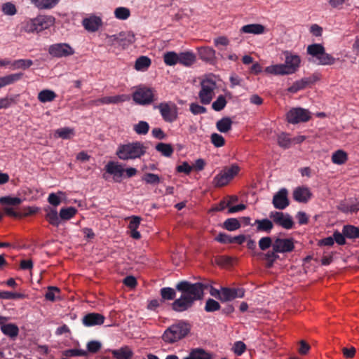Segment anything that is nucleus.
I'll return each mask as SVG.
<instances>
[{
    "instance_id": "603ef678",
    "label": "nucleus",
    "mask_w": 359,
    "mask_h": 359,
    "mask_svg": "<svg viewBox=\"0 0 359 359\" xmlns=\"http://www.w3.org/2000/svg\"><path fill=\"white\" fill-rule=\"evenodd\" d=\"M33 65V62L31 60L19 59L13 61L12 65L15 69H27Z\"/></svg>"
},
{
    "instance_id": "7ed1b4c3",
    "label": "nucleus",
    "mask_w": 359,
    "mask_h": 359,
    "mask_svg": "<svg viewBox=\"0 0 359 359\" xmlns=\"http://www.w3.org/2000/svg\"><path fill=\"white\" fill-rule=\"evenodd\" d=\"M22 199L18 197H12L11 196L0 197V204L2 205L4 213L9 217L14 218H21L36 213V210L29 207L27 212L21 213L15 210V208L22 203Z\"/></svg>"
},
{
    "instance_id": "4c0bfd02",
    "label": "nucleus",
    "mask_w": 359,
    "mask_h": 359,
    "mask_svg": "<svg viewBox=\"0 0 359 359\" xmlns=\"http://www.w3.org/2000/svg\"><path fill=\"white\" fill-rule=\"evenodd\" d=\"M77 210L74 207L63 208L60 211V221H67L75 216Z\"/></svg>"
},
{
    "instance_id": "4d7b16f0",
    "label": "nucleus",
    "mask_w": 359,
    "mask_h": 359,
    "mask_svg": "<svg viewBox=\"0 0 359 359\" xmlns=\"http://www.w3.org/2000/svg\"><path fill=\"white\" fill-rule=\"evenodd\" d=\"M63 355L66 357L87 356L88 352L85 350L72 348L64 351Z\"/></svg>"
},
{
    "instance_id": "412c9836",
    "label": "nucleus",
    "mask_w": 359,
    "mask_h": 359,
    "mask_svg": "<svg viewBox=\"0 0 359 359\" xmlns=\"http://www.w3.org/2000/svg\"><path fill=\"white\" fill-rule=\"evenodd\" d=\"M46 212L45 219L48 223L55 227L59 226L60 224V214L58 215L55 208L46 207L44 208Z\"/></svg>"
},
{
    "instance_id": "9d476101",
    "label": "nucleus",
    "mask_w": 359,
    "mask_h": 359,
    "mask_svg": "<svg viewBox=\"0 0 359 359\" xmlns=\"http://www.w3.org/2000/svg\"><path fill=\"white\" fill-rule=\"evenodd\" d=\"M133 100L140 105H148L155 100L154 90L145 86L138 87L133 93Z\"/></svg>"
},
{
    "instance_id": "f3484780",
    "label": "nucleus",
    "mask_w": 359,
    "mask_h": 359,
    "mask_svg": "<svg viewBox=\"0 0 359 359\" xmlns=\"http://www.w3.org/2000/svg\"><path fill=\"white\" fill-rule=\"evenodd\" d=\"M288 191L285 188L280 189L273 197L272 203L275 208L284 210L290 205Z\"/></svg>"
},
{
    "instance_id": "6e6d98bb",
    "label": "nucleus",
    "mask_w": 359,
    "mask_h": 359,
    "mask_svg": "<svg viewBox=\"0 0 359 359\" xmlns=\"http://www.w3.org/2000/svg\"><path fill=\"white\" fill-rule=\"evenodd\" d=\"M24 294L18 292L8 291H0V299H22Z\"/></svg>"
},
{
    "instance_id": "393cba45",
    "label": "nucleus",
    "mask_w": 359,
    "mask_h": 359,
    "mask_svg": "<svg viewBox=\"0 0 359 359\" xmlns=\"http://www.w3.org/2000/svg\"><path fill=\"white\" fill-rule=\"evenodd\" d=\"M256 225L257 232L269 233L273 228V221L269 219H256L252 226Z\"/></svg>"
},
{
    "instance_id": "f257e3e1",
    "label": "nucleus",
    "mask_w": 359,
    "mask_h": 359,
    "mask_svg": "<svg viewBox=\"0 0 359 359\" xmlns=\"http://www.w3.org/2000/svg\"><path fill=\"white\" fill-rule=\"evenodd\" d=\"M175 287L182 294L172 303V309L176 312H183L191 309L196 301L203 297L204 290L208 289V285L183 280L179 282Z\"/></svg>"
},
{
    "instance_id": "f8f14e48",
    "label": "nucleus",
    "mask_w": 359,
    "mask_h": 359,
    "mask_svg": "<svg viewBox=\"0 0 359 359\" xmlns=\"http://www.w3.org/2000/svg\"><path fill=\"white\" fill-rule=\"evenodd\" d=\"M154 109H158L163 119L168 123L175 121L177 118V106L171 102H161L158 105L154 106Z\"/></svg>"
},
{
    "instance_id": "a19ab883",
    "label": "nucleus",
    "mask_w": 359,
    "mask_h": 359,
    "mask_svg": "<svg viewBox=\"0 0 359 359\" xmlns=\"http://www.w3.org/2000/svg\"><path fill=\"white\" fill-rule=\"evenodd\" d=\"M343 234L348 238H359V227L345 225L343 227Z\"/></svg>"
},
{
    "instance_id": "f704fd0d",
    "label": "nucleus",
    "mask_w": 359,
    "mask_h": 359,
    "mask_svg": "<svg viewBox=\"0 0 359 359\" xmlns=\"http://www.w3.org/2000/svg\"><path fill=\"white\" fill-rule=\"evenodd\" d=\"M39 9H50L55 6L59 0H30Z\"/></svg>"
},
{
    "instance_id": "9b49d317",
    "label": "nucleus",
    "mask_w": 359,
    "mask_h": 359,
    "mask_svg": "<svg viewBox=\"0 0 359 359\" xmlns=\"http://www.w3.org/2000/svg\"><path fill=\"white\" fill-rule=\"evenodd\" d=\"M310 118L311 112L308 109L301 107L292 108L286 114L287 122L292 124L307 122Z\"/></svg>"
},
{
    "instance_id": "ddd939ff",
    "label": "nucleus",
    "mask_w": 359,
    "mask_h": 359,
    "mask_svg": "<svg viewBox=\"0 0 359 359\" xmlns=\"http://www.w3.org/2000/svg\"><path fill=\"white\" fill-rule=\"evenodd\" d=\"M269 217L272 219L273 223L282 226L286 229H290L294 226V222L292 217L283 212L272 211L269 213Z\"/></svg>"
},
{
    "instance_id": "774afa93",
    "label": "nucleus",
    "mask_w": 359,
    "mask_h": 359,
    "mask_svg": "<svg viewBox=\"0 0 359 359\" xmlns=\"http://www.w3.org/2000/svg\"><path fill=\"white\" fill-rule=\"evenodd\" d=\"M48 203L55 208L61 203V198L55 193H50L48 197Z\"/></svg>"
},
{
    "instance_id": "c03bdc74",
    "label": "nucleus",
    "mask_w": 359,
    "mask_h": 359,
    "mask_svg": "<svg viewBox=\"0 0 359 359\" xmlns=\"http://www.w3.org/2000/svg\"><path fill=\"white\" fill-rule=\"evenodd\" d=\"M292 143V139L285 133H282L278 136V144L283 149H288Z\"/></svg>"
},
{
    "instance_id": "72a5a7b5",
    "label": "nucleus",
    "mask_w": 359,
    "mask_h": 359,
    "mask_svg": "<svg viewBox=\"0 0 359 359\" xmlns=\"http://www.w3.org/2000/svg\"><path fill=\"white\" fill-rule=\"evenodd\" d=\"M232 121L229 117H223L216 123L217 129L221 133H227L231 129Z\"/></svg>"
},
{
    "instance_id": "69168bd1",
    "label": "nucleus",
    "mask_w": 359,
    "mask_h": 359,
    "mask_svg": "<svg viewBox=\"0 0 359 359\" xmlns=\"http://www.w3.org/2000/svg\"><path fill=\"white\" fill-rule=\"evenodd\" d=\"M245 350L246 346L243 341H238L234 343L233 351L236 355H241Z\"/></svg>"
},
{
    "instance_id": "b1692460",
    "label": "nucleus",
    "mask_w": 359,
    "mask_h": 359,
    "mask_svg": "<svg viewBox=\"0 0 359 359\" xmlns=\"http://www.w3.org/2000/svg\"><path fill=\"white\" fill-rule=\"evenodd\" d=\"M178 56V63L184 67H191L196 60V55L192 51L181 52Z\"/></svg>"
},
{
    "instance_id": "e433bc0d",
    "label": "nucleus",
    "mask_w": 359,
    "mask_h": 359,
    "mask_svg": "<svg viewBox=\"0 0 359 359\" xmlns=\"http://www.w3.org/2000/svg\"><path fill=\"white\" fill-rule=\"evenodd\" d=\"M151 61L147 56H140L135 63V68L137 71H145L151 65Z\"/></svg>"
},
{
    "instance_id": "473e14b6",
    "label": "nucleus",
    "mask_w": 359,
    "mask_h": 359,
    "mask_svg": "<svg viewBox=\"0 0 359 359\" xmlns=\"http://www.w3.org/2000/svg\"><path fill=\"white\" fill-rule=\"evenodd\" d=\"M155 149L165 157H170L174 152V149L170 144L163 142L158 143Z\"/></svg>"
},
{
    "instance_id": "37998d69",
    "label": "nucleus",
    "mask_w": 359,
    "mask_h": 359,
    "mask_svg": "<svg viewBox=\"0 0 359 359\" xmlns=\"http://www.w3.org/2000/svg\"><path fill=\"white\" fill-rule=\"evenodd\" d=\"M347 159V154L343 150H338L333 153L332 156V162L337 165L344 164Z\"/></svg>"
},
{
    "instance_id": "49530a36",
    "label": "nucleus",
    "mask_w": 359,
    "mask_h": 359,
    "mask_svg": "<svg viewBox=\"0 0 359 359\" xmlns=\"http://www.w3.org/2000/svg\"><path fill=\"white\" fill-rule=\"evenodd\" d=\"M277 252H275L272 249L271 251H268L266 253L264 254V259L266 261V267L271 268L273 263L279 258Z\"/></svg>"
},
{
    "instance_id": "c756f323",
    "label": "nucleus",
    "mask_w": 359,
    "mask_h": 359,
    "mask_svg": "<svg viewBox=\"0 0 359 359\" xmlns=\"http://www.w3.org/2000/svg\"><path fill=\"white\" fill-rule=\"evenodd\" d=\"M111 353L116 359H131L133 355V351L127 346L112 350Z\"/></svg>"
},
{
    "instance_id": "ea45409f",
    "label": "nucleus",
    "mask_w": 359,
    "mask_h": 359,
    "mask_svg": "<svg viewBox=\"0 0 359 359\" xmlns=\"http://www.w3.org/2000/svg\"><path fill=\"white\" fill-rule=\"evenodd\" d=\"M74 135V130L71 128L64 127L58 128L55 132V136L63 140H69Z\"/></svg>"
},
{
    "instance_id": "13d9d810",
    "label": "nucleus",
    "mask_w": 359,
    "mask_h": 359,
    "mask_svg": "<svg viewBox=\"0 0 359 359\" xmlns=\"http://www.w3.org/2000/svg\"><path fill=\"white\" fill-rule=\"evenodd\" d=\"M220 309V304L213 299H208L205 302V311L214 312Z\"/></svg>"
},
{
    "instance_id": "09e8293b",
    "label": "nucleus",
    "mask_w": 359,
    "mask_h": 359,
    "mask_svg": "<svg viewBox=\"0 0 359 359\" xmlns=\"http://www.w3.org/2000/svg\"><path fill=\"white\" fill-rule=\"evenodd\" d=\"M189 353L194 359H211V355L202 348L192 349Z\"/></svg>"
},
{
    "instance_id": "f03ea898",
    "label": "nucleus",
    "mask_w": 359,
    "mask_h": 359,
    "mask_svg": "<svg viewBox=\"0 0 359 359\" xmlns=\"http://www.w3.org/2000/svg\"><path fill=\"white\" fill-rule=\"evenodd\" d=\"M147 147L143 142L136 141L128 144H120L116 154L120 160L129 161L140 158L147 153Z\"/></svg>"
},
{
    "instance_id": "0eeeda50",
    "label": "nucleus",
    "mask_w": 359,
    "mask_h": 359,
    "mask_svg": "<svg viewBox=\"0 0 359 359\" xmlns=\"http://www.w3.org/2000/svg\"><path fill=\"white\" fill-rule=\"evenodd\" d=\"M307 53L316 59L319 65H332L335 62V58L325 53V48L320 43H313L307 47Z\"/></svg>"
},
{
    "instance_id": "2f4dec72",
    "label": "nucleus",
    "mask_w": 359,
    "mask_h": 359,
    "mask_svg": "<svg viewBox=\"0 0 359 359\" xmlns=\"http://www.w3.org/2000/svg\"><path fill=\"white\" fill-rule=\"evenodd\" d=\"M56 97V93L54 91L48 89L43 90L38 94V100L42 103L52 102L55 99Z\"/></svg>"
},
{
    "instance_id": "864d4df0",
    "label": "nucleus",
    "mask_w": 359,
    "mask_h": 359,
    "mask_svg": "<svg viewBox=\"0 0 359 359\" xmlns=\"http://www.w3.org/2000/svg\"><path fill=\"white\" fill-rule=\"evenodd\" d=\"M226 100L224 95H219L215 101L212 104V108L216 111H220L226 105Z\"/></svg>"
},
{
    "instance_id": "1a4fd4ad",
    "label": "nucleus",
    "mask_w": 359,
    "mask_h": 359,
    "mask_svg": "<svg viewBox=\"0 0 359 359\" xmlns=\"http://www.w3.org/2000/svg\"><path fill=\"white\" fill-rule=\"evenodd\" d=\"M201 90L198 97L203 104H208L212 100L214 91L217 88L216 82L212 79H205L201 81Z\"/></svg>"
},
{
    "instance_id": "6ab92c4d",
    "label": "nucleus",
    "mask_w": 359,
    "mask_h": 359,
    "mask_svg": "<svg viewBox=\"0 0 359 359\" xmlns=\"http://www.w3.org/2000/svg\"><path fill=\"white\" fill-rule=\"evenodd\" d=\"M105 317L98 313H89L82 318V323L86 327L101 325L104 323Z\"/></svg>"
},
{
    "instance_id": "c9c22d12",
    "label": "nucleus",
    "mask_w": 359,
    "mask_h": 359,
    "mask_svg": "<svg viewBox=\"0 0 359 359\" xmlns=\"http://www.w3.org/2000/svg\"><path fill=\"white\" fill-rule=\"evenodd\" d=\"M199 55L201 60L211 62L215 57V50L210 47L202 48L199 50Z\"/></svg>"
},
{
    "instance_id": "4468645a",
    "label": "nucleus",
    "mask_w": 359,
    "mask_h": 359,
    "mask_svg": "<svg viewBox=\"0 0 359 359\" xmlns=\"http://www.w3.org/2000/svg\"><path fill=\"white\" fill-rule=\"evenodd\" d=\"M48 53L54 57H63L72 55L74 49L67 43H55L49 46Z\"/></svg>"
},
{
    "instance_id": "a878e982",
    "label": "nucleus",
    "mask_w": 359,
    "mask_h": 359,
    "mask_svg": "<svg viewBox=\"0 0 359 359\" xmlns=\"http://www.w3.org/2000/svg\"><path fill=\"white\" fill-rule=\"evenodd\" d=\"M125 101V95L107 96L95 100L97 106L100 104H117Z\"/></svg>"
},
{
    "instance_id": "dca6fc26",
    "label": "nucleus",
    "mask_w": 359,
    "mask_h": 359,
    "mask_svg": "<svg viewBox=\"0 0 359 359\" xmlns=\"http://www.w3.org/2000/svg\"><path fill=\"white\" fill-rule=\"evenodd\" d=\"M272 248L278 253L290 252L294 249L293 239L277 238L273 243Z\"/></svg>"
},
{
    "instance_id": "8fccbe9b",
    "label": "nucleus",
    "mask_w": 359,
    "mask_h": 359,
    "mask_svg": "<svg viewBox=\"0 0 359 359\" xmlns=\"http://www.w3.org/2000/svg\"><path fill=\"white\" fill-rule=\"evenodd\" d=\"M142 180L146 184L151 185L158 184L161 182V178L158 175L150 172L144 174L142 177Z\"/></svg>"
},
{
    "instance_id": "e2e57ef3",
    "label": "nucleus",
    "mask_w": 359,
    "mask_h": 359,
    "mask_svg": "<svg viewBox=\"0 0 359 359\" xmlns=\"http://www.w3.org/2000/svg\"><path fill=\"white\" fill-rule=\"evenodd\" d=\"M272 239L271 237H262L259 241V247L262 250H266L273 245Z\"/></svg>"
},
{
    "instance_id": "4be33fe9",
    "label": "nucleus",
    "mask_w": 359,
    "mask_h": 359,
    "mask_svg": "<svg viewBox=\"0 0 359 359\" xmlns=\"http://www.w3.org/2000/svg\"><path fill=\"white\" fill-rule=\"evenodd\" d=\"M83 25L89 32H95L102 25V20L100 17L90 16L83 20Z\"/></svg>"
},
{
    "instance_id": "0e129e2a",
    "label": "nucleus",
    "mask_w": 359,
    "mask_h": 359,
    "mask_svg": "<svg viewBox=\"0 0 359 359\" xmlns=\"http://www.w3.org/2000/svg\"><path fill=\"white\" fill-rule=\"evenodd\" d=\"M101 343L97 341H90L87 344V352L95 353L101 348Z\"/></svg>"
},
{
    "instance_id": "2eb2a0df",
    "label": "nucleus",
    "mask_w": 359,
    "mask_h": 359,
    "mask_svg": "<svg viewBox=\"0 0 359 359\" xmlns=\"http://www.w3.org/2000/svg\"><path fill=\"white\" fill-rule=\"evenodd\" d=\"M285 55V66L290 74L297 72L300 67L301 58L290 51L285 50L283 52Z\"/></svg>"
},
{
    "instance_id": "79ce46f5",
    "label": "nucleus",
    "mask_w": 359,
    "mask_h": 359,
    "mask_svg": "<svg viewBox=\"0 0 359 359\" xmlns=\"http://www.w3.org/2000/svg\"><path fill=\"white\" fill-rule=\"evenodd\" d=\"M178 53L175 51H168L163 55L164 63L168 66H174L178 64Z\"/></svg>"
},
{
    "instance_id": "3c124183",
    "label": "nucleus",
    "mask_w": 359,
    "mask_h": 359,
    "mask_svg": "<svg viewBox=\"0 0 359 359\" xmlns=\"http://www.w3.org/2000/svg\"><path fill=\"white\" fill-rule=\"evenodd\" d=\"M114 15L117 19L124 20L130 17V11L128 8L118 7L114 11Z\"/></svg>"
},
{
    "instance_id": "680f3d73",
    "label": "nucleus",
    "mask_w": 359,
    "mask_h": 359,
    "mask_svg": "<svg viewBox=\"0 0 359 359\" xmlns=\"http://www.w3.org/2000/svg\"><path fill=\"white\" fill-rule=\"evenodd\" d=\"M211 142L216 147H221L224 145L225 140L221 135L213 133L211 135Z\"/></svg>"
},
{
    "instance_id": "6e6552de",
    "label": "nucleus",
    "mask_w": 359,
    "mask_h": 359,
    "mask_svg": "<svg viewBox=\"0 0 359 359\" xmlns=\"http://www.w3.org/2000/svg\"><path fill=\"white\" fill-rule=\"evenodd\" d=\"M240 170L239 167L236 165H231L230 167H226L222 170L213 179L212 184L215 187H222L226 186Z\"/></svg>"
},
{
    "instance_id": "20e7f679",
    "label": "nucleus",
    "mask_w": 359,
    "mask_h": 359,
    "mask_svg": "<svg viewBox=\"0 0 359 359\" xmlns=\"http://www.w3.org/2000/svg\"><path fill=\"white\" fill-rule=\"evenodd\" d=\"M54 22L55 18L51 15H39L23 21L20 29L27 33H38L49 28Z\"/></svg>"
},
{
    "instance_id": "5701e85b",
    "label": "nucleus",
    "mask_w": 359,
    "mask_h": 359,
    "mask_svg": "<svg viewBox=\"0 0 359 359\" xmlns=\"http://www.w3.org/2000/svg\"><path fill=\"white\" fill-rule=\"evenodd\" d=\"M135 41V36L134 34L130 32H121L119 33L118 48L126 49L133 44Z\"/></svg>"
},
{
    "instance_id": "bf43d9fd",
    "label": "nucleus",
    "mask_w": 359,
    "mask_h": 359,
    "mask_svg": "<svg viewBox=\"0 0 359 359\" xmlns=\"http://www.w3.org/2000/svg\"><path fill=\"white\" fill-rule=\"evenodd\" d=\"M2 11L5 15H14L17 13V9L13 4L7 2L3 4Z\"/></svg>"
},
{
    "instance_id": "39448f33",
    "label": "nucleus",
    "mask_w": 359,
    "mask_h": 359,
    "mask_svg": "<svg viewBox=\"0 0 359 359\" xmlns=\"http://www.w3.org/2000/svg\"><path fill=\"white\" fill-rule=\"evenodd\" d=\"M107 173L112 175L115 182L121 183L123 178H130L135 176L137 170L135 168H124L123 165L118 161H110L104 166Z\"/></svg>"
},
{
    "instance_id": "7c9ffc66",
    "label": "nucleus",
    "mask_w": 359,
    "mask_h": 359,
    "mask_svg": "<svg viewBox=\"0 0 359 359\" xmlns=\"http://www.w3.org/2000/svg\"><path fill=\"white\" fill-rule=\"evenodd\" d=\"M22 73H15L0 77V88L6 86L11 85L20 80L22 77Z\"/></svg>"
},
{
    "instance_id": "5fc2aeb1",
    "label": "nucleus",
    "mask_w": 359,
    "mask_h": 359,
    "mask_svg": "<svg viewBox=\"0 0 359 359\" xmlns=\"http://www.w3.org/2000/svg\"><path fill=\"white\" fill-rule=\"evenodd\" d=\"M317 80L316 76L304 77L300 80L296 81V83L299 87L300 90L306 88L309 85L315 83Z\"/></svg>"
},
{
    "instance_id": "de8ad7c7",
    "label": "nucleus",
    "mask_w": 359,
    "mask_h": 359,
    "mask_svg": "<svg viewBox=\"0 0 359 359\" xmlns=\"http://www.w3.org/2000/svg\"><path fill=\"white\" fill-rule=\"evenodd\" d=\"M161 295L163 301L165 300H173L176 297V292L173 288L171 287H163L161 289Z\"/></svg>"
},
{
    "instance_id": "423d86ee",
    "label": "nucleus",
    "mask_w": 359,
    "mask_h": 359,
    "mask_svg": "<svg viewBox=\"0 0 359 359\" xmlns=\"http://www.w3.org/2000/svg\"><path fill=\"white\" fill-rule=\"evenodd\" d=\"M189 331L190 326L188 323L180 322L166 329L162 339L166 343L172 344L185 337Z\"/></svg>"
},
{
    "instance_id": "aec40b11",
    "label": "nucleus",
    "mask_w": 359,
    "mask_h": 359,
    "mask_svg": "<svg viewBox=\"0 0 359 359\" xmlns=\"http://www.w3.org/2000/svg\"><path fill=\"white\" fill-rule=\"evenodd\" d=\"M292 194L293 198L299 203H307L312 196L309 189L305 187H297Z\"/></svg>"
},
{
    "instance_id": "cd10ccee",
    "label": "nucleus",
    "mask_w": 359,
    "mask_h": 359,
    "mask_svg": "<svg viewBox=\"0 0 359 359\" xmlns=\"http://www.w3.org/2000/svg\"><path fill=\"white\" fill-rule=\"evenodd\" d=\"M265 27L260 24H249L243 26L240 32L245 34H262L264 32Z\"/></svg>"
},
{
    "instance_id": "bb28decb",
    "label": "nucleus",
    "mask_w": 359,
    "mask_h": 359,
    "mask_svg": "<svg viewBox=\"0 0 359 359\" xmlns=\"http://www.w3.org/2000/svg\"><path fill=\"white\" fill-rule=\"evenodd\" d=\"M1 331L11 339H15L19 334V328L14 323H3L1 325Z\"/></svg>"
},
{
    "instance_id": "a211bd4d",
    "label": "nucleus",
    "mask_w": 359,
    "mask_h": 359,
    "mask_svg": "<svg viewBox=\"0 0 359 359\" xmlns=\"http://www.w3.org/2000/svg\"><path fill=\"white\" fill-rule=\"evenodd\" d=\"M245 291L242 288L222 287L220 294V301L229 302L236 298H242L244 297Z\"/></svg>"
},
{
    "instance_id": "58836bf2",
    "label": "nucleus",
    "mask_w": 359,
    "mask_h": 359,
    "mask_svg": "<svg viewBox=\"0 0 359 359\" xmlns=\"http://www.w3.org/2000/svg\"><path fill=\"white\" fill-rule=\"evenodd\" d=\"M241 223L236 218H228L222 224V227L229 231H236L241 228Z\"/></svg>"
},
{
    "instance_id": "052dcab7",
    "label": "nucleus",
    "mask_w": 359,
    "mask_h": 359,
    "mask_svg": "<svg viewBox=\"0 0 359 359\" xmlns=\"http://www.w3.org/2000/svg\"><path fill=\"white\" fill-rule=\"evenodd\" d=\"M60 290L58 287L55 286H49L48 291L45 294V298L50 302L55 301V293H60Z\"/></svg>"
},
{
    "instance_id": "c85d7f7f",
    "label": "nucleus",
    "mask_w": 359,
    "mask_h": 359,
    "mask_svg": "<svg viewBox=\"0 0 359 359\" xmlns=\"http://www.w3.org/2000/svg\"><path fill=\"white\" fill-rule=\"evenodd\" d=\"M265 72L273 75H290L284 64H278L268 66L265 68Z\"/></svg>"
},
{
    "instance_id": "a18cd8bd",
    "label": "nucleus",
    "mask_w": 359,
    "mask_h": 359,
    "mask_svg": "<svg viewBox=\"0 0 359 359\" xmlns=\"http://www.w3.org/2000/svg\"><path fill=\"white\" fill-rule=\"evenodd\" d=\"M133 130L138 135H144L149 130V125L147 121H140L133 126Z\"/></svg>"
},
{
    "instance_id": "338daca9",
    "label": "nucleus",
    "mask_w": 359,
    "mask_h": 359,
    "mask_svg": "<svg viewBox=\"0 0 359 359\" xmlns=\"http://www.w3.org/2000/svg\"><path fill=\"white\" fill-rule=\"evenodd\" d=\"M190 111L193 114L197 115L205 114L207 110L205 107L201 106L197 103H191L190 104Z\"/></svg>"
}]
</instances>
